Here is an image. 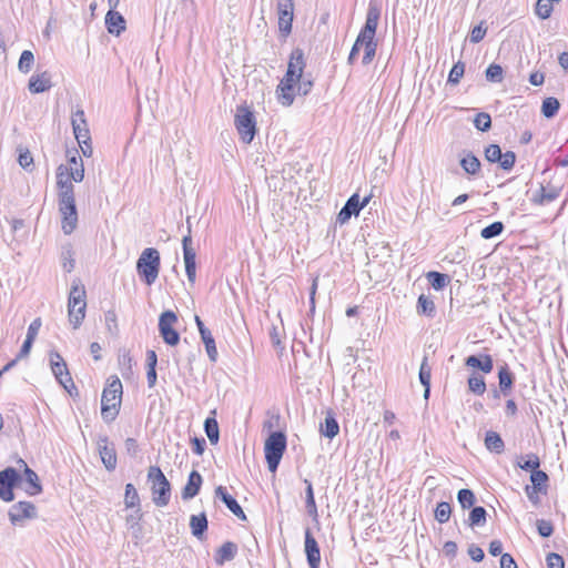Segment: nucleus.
<instances>
[{"label": "nucleus", "mask_w": 568, "mask_h": 568, "mask_svg": "<svg viewBox=\"0 0 568 568\" xmlns=\"http://www.w3.org/2000/svg\"><path fill=\"white\" fill-rule=\"evenodd\" d=\"M57 185L59 187V211L62 215V231L64 234H71L78 223V213L74 200V190L69 176V169L60 165L57 169Z\"/></svg>", "instance_id": "f257e3e1"}, {"label": "nucleus", "mask_w": 568, "mask_h": 568, "mask_svg": "<svg viewBox=\"0 0 568 568\" xmlns=\"http://www.w3.org/2000/svg\"><path fill=\"white\" fill-rule=\"evenodd\" d=\"M122 383L116 376L109 379L102 392L101 415L105 422H112L119 414L122 397Z\"/></svg>", "instance_id": "f03ea898"}, {"label": "nucleus", "mask_w": 568, "mask_h": 568, "mask_svg": "<svg viewBox=\"0 0 568 568\" xmlns=\"http://www.w3.org/2000/svg\"><path fill=\"white\" fill-rule=\"evenodd\" d=\"M160 253L156 248L148 247L142 251L136 261V272L146 285H152L160 272Z\"/></svg>", "instance_id": "7ed1b4c3"}, {"label": "nucleus", "mask_w": 568, "mask_h": 568, "mask_svg": "<svg viewBox=\"0 0 568 568\" xmlns=\"http://www.w3.org/2000/svg\"><path fill=\"white\" fill-rule=\"evenodd\" d=\"M148 479L151 483L152 500L158 507H164L170 503L171 484L158 466H150Z\"/></svg>", "instance_id": "20e7f679"}, {"label": "nucleus", "mask_w": 568, "mask_h": 568, "mask_svg": "<svg viewBox=\"0 0 568 568\" xmlns=\"http://www.w3.org/2000/svg\"><path fill=\"white\" fill-rule=\"evenodd\" d=\"M85 297L84 286L73 282L68 301V314L73 328H79L85 317Z\"/></svg>", "instance_id": "39448f33"}, {"label": "nucleus", "mask_w": 568, "mask_h": 568, "mask_svg": "<svg viewBox=\"0 0 568 568\" xmlns=\"http://www.w3.org/2000/svg\"><path fill=\"white\" fill-rule=\"evenodd\" d=\"M286 449V436L283 432H273L265 440L264 453L270 471H275Z\"/></svg>", "instance_id": "423d86ee"}, {"label": "nucleus", "mask_w": 568, "mask_h": 568, "mask_svg": "<svg viewBox=\"0 0 568 568\" xmlns=\"http://www.w3.org/2000/svg\"><path fill=\"white\" fill-rule=\"evenodd\" d=\"M234 125L241 140L248 144L256 134V120L254 113L245 105L236 108Z\"/></svg>", "instance_id": "0eeeda50"}, {"label": "nucleus", "mask_w": 568, "mask_h": 568, "mask_svg": "<svg viewBox=\"0 0 568 568\" xmlns=\"http://www.w3.org/2000/svg\"><path fill=\"white\" fill-rule=\"evenodd\" d=\"M178 322V316L173 311H164L159 318V332L163 341L170 345L175 346L180 342V334L174 329V324Z\"/></svg>", "instance_id": "6e6552de"}, {"label": "nucleus", "mask_w": 568, "mask_h": 568, "mask_svg": "<svg viewBox=\"0 0 568 568\" xmlns=\"http://www.w3.org/2000/svg\"><path fill=\"white\" fill-rule=\"evenodd\" d=\"M187 233L182 239L183 257L185 264V273L191 284H194L196 278V253L192 247L191 223L190 217L186 219Z\"/></svg>", "instance_id": "1a4fd4ad"}, {"label": "nucleus", "mask_w": 568, "mask_h": 568, "mask_svg": "<svg viewBox=\"0 0 568 568\" xmlns=\"http://www.w3.org/2000/svg\"><path fill=\"white\" fill-rule=\"evenodd\" d=\"M22 479L13 467H7L0 471V499L10 503L14 499L13 488Z\"/></svg>", "instance_id": "9d476101"}, {"label": "nucleus", "mask_w": 568, "mask_h": 568, "mask_svg": "<svg viewBox=\"0 0 568 568\" xmlns=\"http://www.w3.org/2000/svg\"><path fill=\"white\" fill-rule=\"evenodd\" d=\"M50 366L57 381L65 390L71 393L70 388H74V383L68 371L67 363L58 352L50 353Z\"/></svg>", "instance_id": "9b49d317"}, {"label": "nucleus", "mask_w": 568, "mask_h": 568, "mask_svg": "<svg viewBox=\"0 0 568 568\" xmlns=\"http://www.w3.org/2000/svg\"><path fill=\"white\" fill-rule=\"evenodd\" d=\"M8 516L12 525H19L27 519L37 518L38 513L32 503L19 501L10 507Z\"/></svg>", "instance_id": "f8f14e48"}, {"label": "nucleus", "mask_w": 568, "mask_h": 568, "mask_svg": "<svg viewBox=\"0 0 568 568\" xmlns=\"http://www.w3.org/2000/svg\"><path fill=\"white\" fill-rule=\"evenodd\" d=\"M305 68L304 52L302 49L296 48L292 51L290 55V61L287 64V70L284 75L286 82H297L303 75V71Z\"/></svg>", "instance_id": "ddd939ff"}, {"label": "nucleus", "mask_w": 568, "mask_h": 568, "mask_svg": "<svg viewBox=\"0 0 568 568\" xmlns=\"http://www.w3.org/2000/svg\"><path fill=\"white\" fill-rule=\"evenodd\" d=\"M381 17V9L376 3L369 2L366 13V21L364 27L362 28L357 39L363 41V39H374L376 34V29L378 26Z\"/></svg>", "instance_id": "4468645a"}, {"label": "nucleus", "mask_w": 568, "mask_h": 568, "mask_svg": "<svg viewBox=\"0 0 568 568\" xmlns=\"http://www.w3.org/2000/svg\"><path fill=\"white\" fill-rule=\"evenodd\" d=\"M293 11V0H277L278 28L283 36L292 31Z\"/></svg>", "instance_id": "2eb2a0df"}, {"label": "nucleus", "mask_w": 568, "mask_h": 568, "mask_svg": "<svg viewBox=\"0 0 568 568\" xmlns=\"http://www.w3.org/2000/svg\"><path fill=\"white\" fill-rule=\"evenodd\" d=\"M98 450L104 467L111 471L116 467V453L112 444H110L108 436L100 435L97 440Z\"/></svg>", "instance_id": "dca6fc26"}, {"label": "nucleus", "mask_w": 568, "mask_h": 568, "mask_svg": "<svg viewBox=\"0 0 568 568\" xmlns=\"http://www.w3.org/2000/svg\"><path fill=\"white\" fill-rule=\"evenodd\" d=\"M71 124L74 136L79 144L85 143L91 140L89 126L85 120V114L82 109H78L71 115Z\"/></svg>", "instance_id": "f3484780"}, {"label": "nucleus", "mask_w": 568, "mask_h": 568, "mask_svg": "<svg viewBox=\"0 0 568 568\" xmlns=\"http://www.w3.org/2000/svg\"><path fill=\"white\" fill-rule=\"evenodd\" d=\"M305 554L311 568H318L321 562V551L316 539L313 537L310 528L305 530Z\"/></svg>", "instance_id": "a211bd4d"}, {"label": "nucleus", "mask_w": 568, "mask_h": 568, "mask_svg": "<svg viewBox=\"0 0 568 568\" xmlns=\"http://www.w3.org/2000/svg\"><path fill=\"white\" fill-rule=\"evenodd\" d=\"M215 496L217 498H220L223 501V504L227 507V509L234 516H236L239 519H241V520H246L247 519L245 513L242 509V507L239 505L236 499L232 495H230L227 493L225 487L217 486L215 488Z\"/></svg>", "instance_id": "6ab92c4d"}, {"label": "nucleus", "mask_w": 568, "mask_h": 568, "mask_svg": "<svg viewBox=\"0 0 568 568\" xmlns=\"http://www.w3.org/2000/svg\"><path fill=\"white\" fill-rule=\"evenodd\" d=\"M115 9L109 7V11L105 14V26L109 33L120 36L125 30L126 22L123 16Z\"/></svg>", "instance_id": "aec40b11"}, {"label": "nucleus", "mask_w": 568, "mask_h": 568, "mask_svg": "<svg viewBox=\"0 0 568 568\" xmlns=\"http://www.w3.org/2000/svg\"><path fill=\"white\" fill-rule=\"evenodd\" d=\"M20 463L24 466L23 470V480H24V491L29 496L39 495L42 491V486L40 484L39 476L36 471L28 467L24 460L20 459Z\"/></svg>", "instance_id": "412c9836"}, {"label": "nucleus", "mask_w": 568, "mask_h": 568, "mask_svg": "<svg viewBox=\"0 0 568 568\" xmlns=\"http://www.w3.org/2000/svg\"><path fill=\"white\" fill-rule=\"evenodd\" d=\"M202 483L201 474L197 470H192L189 475L187 483L182 489V499L189 500L194 498L199 494Z\"/></svg>", "instance_id": "4be33fe9"}, {"label": "nucleus", "mask_w": 568, "mask_h": 568, "mask_svg": "<svg viewBox=\"0 0 568 568\" xmlns=\"http://www.w3.org/2000/svg\"><path fill=\"white\" fill-rule=\"evenodd\" d=\"M359 212L361 205H358V194L354 193L351 197H348L345 205L337 214V222L339 224H345L353 215L357 216Z\"/></svg>", "instance_id": "5701e85b"}, {"label": "nucleus", "mask_w": 568, "mask_h": 568, "mask_svg": "<svg viewBox=\"0 0 568 568\" xmlns=\"http://www.w3.org/2000/svg\"><path fill=\"white\" fill-rule=\"evenodd\" d=\"M465 365L489 374L494 368V361L488 354L470 355L465 359Z\"/></svg>", "instance_id": "b1692460"}, {"label": "nucleus", "mask_w": 568, "mask_h": 568, "mask_svg": "<svg viewBox=\"0 0 568 568\" xmlns=\"http://www.w3.org/2000/svg\"><path fill=\"white\" fill-rule=\"evenodd\" d=\"M51 87V74L48 71H43L40 74H33L28 84L31 93H42L50 90Z\"/></svg>", "instance_id": "393cba45"}, {"label": "nucleus", "mask_w": 568, "mask_h": 568, "mask_svg": "<svg viewBox=\"0 0 568 568\" xmlns=\"http://www.w3.org/2000/svg\"><path fill=\"white\" fill-rule=\"evenodd\" d=\"M237 545L233 541H225L215 552L214 561L217 566H223L226 561H231L237 554Z\"/></svg>", "instance_id": "a878e982"}, {"label": "nucleus", "mask_w": 568, "mask_h": 568, "mask_svg": "<svg viewBox=\"0 0 568 568\" xmlns=\"http://www.w3.org/2000/svg\"><path fill=\"white\" fill-rule=\"evenodd\" d=\"M296 82H286V79L283 78L280 84L277 85L276 92L278 97V101L284 106H290L294 101L293 90Z\"/></svg>", "instance_id": "bb28decb"}, {"label": "nucleus", "mask_w": 568, "mask_h": 568, "mask_svg": "<svg viewBox=\"0 0 568 568\" xmlns=\"http://www.w3.org/2000/svg\"><path fill=\"white\" fill-rule=\"evenodd\" d=\"M191 532L197 539H203L205 531L207 530V517L205 513L199 515H192L190 517Z\"/></svg>", "instance_id": "cd10ccee"}, {"label": "nucleus", "mask_w": 568, "mask_h": 568, "mask_svg": "<svg viewBox=\"0 0 568 568\" xmlns=\"http://www.w3.org/2000/svg\"><path fill=\"white\" fill-rule=\"evenodd\" d=\"M559 196V190L555 186L546 187L540 185L532 197L534 203L545 205L554 202Z\"/></svg>", "instance_id": "c85d7f7f"}, {"label": "nucleus", "mask_w": 568, "mask_h": 568, "mask_svg": "<svg viewBox=\"0 0 568 568\" xmlns=\"http://www.w3.org/2000/svg\"><path fill=\"white\" fill-rule=\"evenodd\" d=\"M430 377H432V367L428 364V357L424 356L420 367H419V382L425 387L424 389V398L427 399L430 393Z\"/></svg>", "instance_id": "c756f323"}, {"label": "nucleus", "mask_w": 568, "mask_h": 568, "mask_svg": "<svg viewBox=\"0 0 568 568\" xmlns=\"http://www.w3.org/2000/svg\"><path fill=\"white\" fill-rule=\"evenodd\" d=\"M485 446L489 452L501 454L505 449V443L496 432L488 430L485 436Z\"/></svg>", "instance_id": "7c9ffc66"}, {"label": "nucleus", "mask_w": 568, "mask_h": 568, "mask_svg": "<svg viewBox=\"0 0 568 568\" xmlns=\"http://www.w3.org/2000/svg\"><path fill=\"white\" fill-rule=\"evenodd\" d=\"M339 433V425L332 413H327L324 423L321 424V434L329 439L337 436Z\"/></svg>", "instance_id": "2f4dec72"}, {"label": "nucleus", "mask_w": 568, "mask_h": 568, "mask_svg": "<svg viewBox=\"0 0 568 568\" xmlns=\"http://www.w3.org/2000/svg\"><path fill=\"white\" fill-rule=\"evenodd\" d=\"M499 388L504 395H507L513 387L514 376L505 364L498 372Z\"/></svg>", "instance_id": "473e14b6"}, {"label": "nucleus", "mask_w": 568, "mask_h": 568, "mask_svg": "<svg viewBox=\"0 0 568 568\" xmlns=\"http://www.w3.org/2000/svg\"><path fill=\"white\" fill-rule=\"evenodd\" d=\"M417 313L419 315L433 317L435 315L434 301L429 296H426L424 294L419 295L417 301Z\"/></svg>", "instance_id": "72a5a7b5"}, {"label": "nucleus", "mask_w": 568, "mask_h": 568, "mask_svg": "<svg viewBox=\"0 0 568 568\" xmlns=\"http://www.w3.org/2000/svg\"><path fill=\"white\" fill-rule=\"evenodd\" d=\"M460 166L467 174L475 175L480 170V161L473 153H468L460 160Z\"/></svg>", "instance_id": "f704fd0d"}, {"label": "nucleus", "mask_w": 568, "mask_h": 568, "mask_svg": "<svg viewBox=\"0 0 568 568\" xmlns=\"http://www.w3.org/2000/svg\"><path fill=\"white\" fill-rule=\"evenodd\" d=\"M205 434L212 445H216L220 438L219 424L215 418L207 417L204 422Z\"/></svg>", "instance_id": "c9c22d12"}, {"label": "nucleus", "mask_w": 568, "mask_h": 568, "mask_svg": "<svg viewBox=\"0 0 568 568\" xmlns=\"http://www.w3.org/2000/svg\"><path fill=\"white\" fill-rule=\"evenodd\" d=\"M517 466L524 470H530V473H532L539 469L540 459L536 454L530 453L525 457H520V460L517 462Z\"/></svg>", "instance_id": "e433bc0d"}, {"label": "nucleus", "mask_w": 568, "mask_h": 568, "mask_svg": "<svg viewBox=\"0 0 568 568\" xmlns=\"http://www.w3.org/2000/svg\"><path fill=\"white\" fill-rule=\"evenodd\" d=\"M357 42L364 43V55L362 59V63L364 65H368L376 54L377 43L374 39H363V41H359V39H357Z\"/></svg>", "instance_id": "4c0bfd02"}, {"label": "nucleus", "mask_w": 568, "mask_h": 568, "mask_svg": "<svg viewBox=\"0 0 568 568\" xmlns=\"http://www.w3.org/2000/svg\"><path fill=\"white\" fill-rule=\"evenodd\" d=\"M304 483L306 485L305 495H306L307 514L311 517H313L314 519H316L318 514H317V506H316L315 498H314L313 486L308 479H305Z\"/></svg>", "instance_id": "58836bf2"}, {"label": "nucleus", "mask_w": 568, "mask_h": 568, "mask_svg": "<svg viewBox=\"0 0 568 568\" xmlns=\"http://www.w3.org/2000/svg\"><path fill=\"white\" fill-rule=\"evenodd\" d=\"M487 511L481 506H473L468 517L470 527L483 526L486 523Z\"/></svg>", "instance_id": "ea45409f"}, {"label": "nucleus", "mask_w": 568, "mask_h": 568, "mask_svg": "<svg viewBox=\"0 0 568 568\" xmlns=\"http://www.w3.org/2000/svg\"><path fill=\"white\" fill-rule=\"evenodd\" d=\"M549 480L548 475L544 470H536L530 474V481L532 487L541 490V494L547 493V483Z\"/></svg>", "instance_id": "a19ab883"}, {"label": "nucleus", "mask_w": 568, "mask_h": 568, "mask_svg": "<svg viewBox=\"0 0 568 568\" xmlns=\"http://www.w3.org/2000/svg\"><path fill=\"white\" fill-rule=\"evenodd\" d=\"M201 339L205 345L209 358L215 362L217 359V349L211 331H204L203 334H201Z\"/></svg>", "instance_id": "79ce46f5"}, {"label": "nucleus", "mask_w": 568, "mask_h": 568, "mask_svg": "<svg viewBox=\"0 0 568 568\" xmlns=\"http://www.w3.org/2000/svg\"><path fill=\"white\" fill-rule=\"evenodd\" d=\"M124 504L126 508L140 509V497L133 484L125 485Z\"/></svg>", "instance_id": "37998d69"}, {"label": "nucleus", "mask_w": 568, "mask_h": 568, "mask_svg": "<svg viewBox=\"0 0 568 568\" xmlns=\"http://www.w3.org/2000/svg\"><path fill=\"white\" fill-rule=\"evenodd\" d=\"M559 106V101L556 98H546L541 104V113L545 118L551 119L557 114Z\"/></svg>", "instance_id": "c03bdc74"}, {"label": "nucleus", "mask_w": 568, "mask_h": 568, "mask_svg": "<svg viewBox=\"0 0 568 568\" xmlns=\"http://www.w3.org/2000/svg\"><path fill=\"white\" fill-rule=\"evenodd\" d=\"M427 280L435 290H442L449 283V276L444 273L432 271L427 273Z\"/></svg>", "instance_id": "a18cd8bd"}, {"label": "nucleus", "mask_w": 568, "mask_h": 568, "mask_svg": "<svg viewBox=\"0 0 568 568\" xmlns=\"http://www.w3.org/2000/svg\"><path fill=\"white\" fill-rule=\"evenodd\" d=\"M468 388L475 395H483L486 392V383L483 376L473 374L468 378Z\"/></svg>", "instance_id": "49530a36"}, {"label": "nucleus", "mask_w": 568, "mask_h": 568, "mask_svg": "<svg viewBox=\"0 0 568 568\" xmlns=\"http://www.w3.org/2000/svg\"><path fill=\"white\" fill-rule=\"evenodd\" d=\"M457 500L463 509L471 508L475 505V494L467 488H463L457 493Z\"/></svg>", "instance_id": "de8ad7c7"}, {"label": "nucleus", "mask_w": 568, "mask_h": 568, "mask_svg": "<svg viewBox=\"0 0 568 568\" xmlns=\"http://www.w3.org/2000/svg\"><path fill=\"white\" fill-rule=\"evenodd\" d=\"M452 514V507L449 503L440 501L437 504L435 509V519L440 523L445 524L449 520Z\"/></svg>", "instance_id": "09e8293b"}, {"label": "nucleus", "mask_w": 568, "mask_h": 568, "mask_svg": "<svg viewBox=\"0 0 568 568\" xmlns=\"http://www.w3.org/2000/svg\"><path fill=\"white\" fill-rule=\"evenodd\" d=\"M34 63V55L30 50L22 51L19 62H18V69L22 73H28L32 69V65Z\"/></svg>", "instance_id": "8fccbe9b"}, {"label": "nucleus", "mask_w": 568, "mask_h": 568, "mask_svg": "<svg viewBox=\"0 0 568 568\" xmlns=\"http://www.w3.org/2000/svg\"><path fill=\"white\" fill-rule=\"evenodd\" d=\"M504 224L499 221L494 222L489 224L488 226L484 227L480 232V236L485 240L494 239L498 235H500L504 231Z\"/></svg>", "instance_id": "3c124183"}, {"label": "nucleus", "mask_w": 568, "mask_h": 568, "mask_svg": "<svg viewBox=\"0 0 568 568\" xmlns=\"http://www.w3.org/2000/svg\"><path fill=\"white\" fill-rule=\"evenodd\" d=\"M551 0H537L535 7V13L542 20L548 19L552 12Z\"/></svg>", "instance_id": "603ef678"}, {"label": "nucleus", "mask_w": 568, "mask_h": 568, "mask_svg": "<svg viewBox=\"0 0 568 568\" xmlns=\"http://www.w3.org/2000/svg\"><path fill=\"white\" fill-rule=\"evenodd\" d=\"M504 70L499 64L491 63L485 72L486 79L489 82L499 83L503 81Z\"/></svg>", "instance_id": "864d4df0"}, {"label": "nucleus", "mask_w": 568, "mask_h": 568, "mask_svg": "<svg viewBox=\"0 0 568 568\" xmlns=\"http://www.w3.org/2000/svg\"><path fill=\"white\" fill-rule=\"evenodd\" d=\"M474 125L477 130L486 132L491 126V118L486 112L478 113L474 119Z\"/></svg>", "instance_id": "5fc2aeb1"}, {"label": "nucleus", "mask_w": 568, "mask_h": 568, "mask_svg": "<svg viewBox=\"0 0 568 568\" xmlns=\"http://www.w3.org/2000/svg\"><path fill=\"white\" fill-rule=\"evenodd\" d=\"M465 73V63L458 61L453 65L448 74V82L452 84H458Z\"/></svg>", "instance_id": "6e6d98bb"}, {"label": "nucleus", "mask_w": 568, "mask_h": 568, "mask_svg": "<svg viewBox=\"0 0 568 568\" xmlns=\"http://www.w3.org/2000/svg\"><path fill=\"white\" fill-rule=\"evenodd\" d=\"M485 158L488 162L495 163L501 160V149L497 144H489L485 149Z\"/></svg>", "instance_id": "4d7b16f0"}, {"label": "nucleus", "mask_w": 568, "mask_h": 568, "mask_svg": "<svg viewBox=\"0 0 568 568\" xmlns=\"http://www.w3.org/2000/svg\"><path fill=\"white\" fill-rule=\"evenodd\" d=\"M18 162L27 171L33 170V158L31 153L28 150L22 151V149H19V158Z\"/></svg>", "instance_id": "13d9d810"}, {"label": "nucleus", "mask_w": 568, "mask_h": 568, "mask_svg": "<svg viewBox=\"0 0 568 568\" xmlns=\"http://www.w3.org/2000/svg\"><path fill=\"white\" fill-rule=\"evenodd\" d=\"M536 526H537L538 534L541 537H545V538L550 537L554 532V526L550 520L538 519L536 521Z\"/></svg>", "instance_id": "bf43d9fd"}, {"label": "nucleus", "mask_w": 568, "mask_h": 568, "mask_svg": "<svg viewBox=\"0 0 568 568\" xmlns=\"http://www.w3.org/2000/svg\"><path fill=\"white\" fill-rule=\"evenodd\" d=\"M486 32H487V28L484 27V22H480L478 26H475L470 31V36H469L470 42H473V43L480 42L484 39V37L486 36Z\"/></svg>", "instance_id": "052dcab7"}, {"label": "nucleus", "mask_w": 568, "mask_h": 568, "mask_svg": "<svg viewBox=\"0 0 568 568\" xmlns=\"http://www.w3.org/2000/svg\"><path fill=\"white\" fill-rule=\"evenodd\" d=\"M516 161V155L513 151L501 152V160L498 161L499 165L504 170H511Z\"/></svg>", "instance_id": "680f3d73"}, {"label": "nucleus", "mask_w": 568, "mask_h": 568, "mask_svg": "<svg viewBox=\"0 0 568 568\" xmlns=\"http://www.w3.org/2000/svg\"><path fill=\"white\" fill-rule=\"evenodd\" d=\"M546 564L548 568H565L564 558L556 552H549L547 555Z\"/></svg>", "instance_id": "e2e57ef3"}, {"label": "nucleus", "mask_w": 568, "mask_h": 568, "mask_svg": "<svg viewBox=\"0 0 568 568\" xmlns=\"http://www.w3.org/2000/svg\"><path fill=\"white\" fill-rule=\"evenodd\" d=\"M69 169V176L71 180H73L74 182H81L84 178V166H83V161L82 160H79V166L77 168H73L71 165V168H68Z\"/></svg>", "instance_id": "0e129e2a"}, {"label": "nucleus", "mask_w": 568, "mask_h": 568, "mask_svg": "<svg viewBox=\"0 0 568 568\" xmlns=\"http://www.w3.org/2000/svg\"><path fill=\"white\" fill-rule=\"evenodd\" d=\"M105 325L109 332L115 333L118 329L116 323V314L114 311L110 310L104 314Z\"/></svg>", "instance_id": "69168bd1"}, {"label": "nucleus", "mask_w": 568, "mask_h": 568, "mask_svg": "<svg viewBox=\"0 0 568 568\" xmlns=\"http://www.w3.org/2000/svg\"><path fill=\"white\" fill-rule=\"evenodd\" d=\"M297 84V93L301 95H306L310 93V91L313 88V81L308 78H301L300 81L296 82Z\"/></svg>", "instance_id": "338daca9"}, {"label": "nucleus", "mask_w": 568, "mask_h": 568, "mask_svg": "<svg viewBox=\"0 0 568 568\" xmlns=\"http://www.w3.org/2000/svg\"><path fill=\"white\" fill-rule=\"evenodd\" d=\"M41 325H42L41 318L40 317L34 318L28 327L26 337L34 341L37 338V335H38L40 328H41Z\"/></svg>", "instance_id": "774afa93"}]
</instances>
